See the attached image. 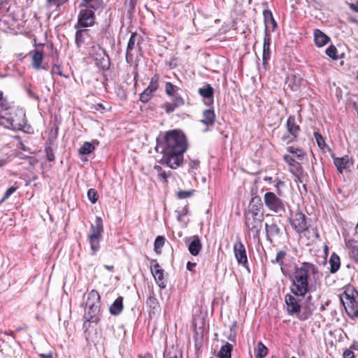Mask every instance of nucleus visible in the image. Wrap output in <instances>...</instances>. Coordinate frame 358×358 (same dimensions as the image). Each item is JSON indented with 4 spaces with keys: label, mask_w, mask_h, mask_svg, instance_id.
Segmentation results:
<instances>
[{
    "label": "nucleus",
    "mask_w": 358,
    "mask_h": 358,
    "mask_svg": "<svg viewBox=\"0 0 358 358\" xmlns=\"http://www.w3.org/2000/svg\"><path fill=\"white\" fill-rule=\"evenodd\" d=\"M317 274V267L308 262H304L297 268L294 274L292 292L294 295L303 296L308 290V278Z\"/></svg>",
    "instance_id": "f257e3e1"
},
{
    "label": "nucleus",
    "mask_w": 358,
    "mask_h": 358,
    "mask_svg": "<svg viewBox=\"0 0 358 358\" xmlns=\"http://www.w3.org/2000/svg\"><path fill=\"white\" fill-rule=\"evenodd\" d=\"M166 152H174L183 154L187 147V141L183 133L173 130L166 133Z\"/></svg>",
    "instance_id": "f03ea898"
},
{
    "label": "nucleus",
    "mask_w": 358,
    "mask_h": 358,
    "mask_svg": "<svg viewBox=\"0 0 358 358\" xmlns=\"http://www.w3.org/2000/svg\"><path fill=\"white\" fill-rule=\"evenodd\" d=\"M341 301L345 310L351 318L358 317V293L351 287H347Z\"/></svg>",
    "instance_id": "7ed1b4c3"
},
{
    "label": "nucleus",
    "mask_w": 358,
    "mask_h": 358,
    "mask_svg": "<svg viewBox=\"0 0 358 358\" xmlns=\"http://www.w3.org/2000/svg\"><path fill=\"white\" fill-rule=\"evenodd\" d=\"M100 296L96 290H92L88 295L86 306L88 308L85 315L86 320L92 323H97L99 320V313Z\"/></svg>",
    "instance_id": "20e7f679"
},
{
    "label": "nucleus",
    "mask_w": 358,
    "mask_h": 358,
    "mask_svg": "<svg viewBox=\"0 0 358 358\" xmlns=\"http://www.w3.org/2000/svg\"><path fill=\"white\" fill-rule=\"evenodd\" d=\"M263 222V213L259 211L249 210L245 214V224L247 229L253 234L255 238L259 237Z\"/></svg>",
    "instance_id": "39448f33"
},
{
    "label": "nucleus",
    "mask_w": 358,
    "mask_h": 358,
    "mask_svg": "<svg viewBox=\"0 0 358 358\" xmlns=\"http://www.w3.org/2000/svg\"><path fill=\"white\" fill-rule=\"evenodd\" d=\"M285 301L288 313L289 314H297V317L300 320H306L312 315V310L309 307L303 313H301L300 301L295 296L287 294Z\"/></svg>",
    "instance_id": "423d86ee"
},
{
    "label": "nucleus",
    "mask_w": 358,
    "mask_h": 358,
    "mask_svg": "<svg viewBox=\"0 0 358 358\" xmlns=\"http://www.w3.org/2000/svg\"><path fill=\"white\" fill-rule=\"evenodd\" d=\"M95 224H92L90 227V233L89 238L90 241L91 249L93 254L98 250L99 248V238L103 231L102 220L100 217L96 218Z\"/></svg>",
    "instance_id": "0eeeda50"
},
{
    "label": "nucleus",
    "mask_w": 358,
    "mask_h": 358,
    "mask_svg": "<svg viewBox=\"0 0 358 358\" xmlns=\"http://www.w3.org/2000/svg\"><path fill=\"white\" fill-rule=\"evenodd\" d=\"M266 206L275 213H281L285 211L283 201L273 192H266L264 196Z\"/></svg>",
    "instance_id": "6e6552de"
},
{
    "label": "nucleus",
    "mask_w": 358,
    "mask_h": 358,
    "mask_svg": "<svg viewBox=\"0 0 358 358\" xmlns=\"http://www.w3.org/2000/svg\"><path fill=\"white\" fill-rule=\"evenodd\" d=\"M92 57L103 70H107L110 67L109 57L106 55L105 51L99 46L93 47L90 52Z\"/></svg>",
    "instance_id": "1a4fd4ad"
},
{
    "label": "nucleus",
    "mask_w": 358,
    "mask_h": 358,
    "mask_svg": "<svg viewBox=\"0 0 358 358\" xmlns=\"http://www.w3.org/2000/svg\"><path fill=\"white\" fill-rule=\"evenodd\" d=\"M266 239L272 243L279 238L281 234V229L278 223L274 220H269L265 223Z\"/></svg>",
    "instance_id": "9d476101"
},
{
    "label": "nucleus",
    "mask_w": 358,
    "mask_h": 358,
    "mask_svg": "<svg viewBox=\"0 0 358 358\" xmlns=\"http://www.w3.org/2000/svg\"><path fill=\"white\" fill-rule=\"evenodd\" d=\"M182 155L176 153L174 152H166L164 150V155L163 156V161L171 169H176L179 166L182 161Z\"/></svg>",
    "instance_id": "9b49d317"
},
{
    "label": "nucleus",
    "mask_w": 358,
    "mask_h": 358,
    "mask_svg": "<svg viewBox=\"0 0 358 358\" xmlns=\"http://www.w3.org/2000/svg\"><path fill=\"white\" fill-rule=\"evenodd\" d=\"M291 225L298 233H301L308 229L305 215L301 213H296L290 219Z\"/></svg>",
    "instance_id": "f8f14e48"
},
{
    "label": "nucleus",
    "mask_w": 358,
    "mask_h": 358,
    "mask_svg": "<svg viewBox=\"0 0 358 358\" xmlns=\"http://www.w3.org/2000/svg\"><path fill=\"white\" fill-rule=\"evenodd\" d=\"M150 270L159 287L164 288L166 283L164 278V270L160 268L157 261L152 260L151 262Z\"/></svg>",
    "instance_id": "ddd939ff"
},
{
    "label": "nucleus",
    "mask_w": 358,
    "mask_h": 358,
    "mask_svg": "<svg viewBox=\"0 0 358 358\" xmlns=\"http://www.w3.org/2000/svg\"><path fill=\"white\" fill-rule=\"evenodd\" d=\"M158 79L157 76L152 78L148 87L140 95L141 101L147 103L151 99L152 93L158 87Z\"/></svg>",
    "instance_id": "4468645a"
},
{
    "label": "nucleus",
    "mask_w": 358,
    "mask_h": 358,
    "mask_svg": "<svg viewBox=\"0 0 358 358\" xmlns=\"http://www.w3.org/2000/svg\"><path fill=\"white\" fill-rule=\"evenodd\" d=\"M234 252L235 257L238 264H245L248 262L246 251L245 246L240 241H237L234 245Z\"/></svg>",
    "instance_id": "2eb2a0df"
},
{
    "label": "nucleus",
    "mask_w": 358,
    "mask_h": 358,
    "mask_svg": "<svg viewBox=\"0 0 358 358\" xmlns=\"http://www.w3.org/2000/svg\"><path fill=\"white\" fill-rule=\"evenodd\" d=\"M10 117V123L12 124L11 129H21L24 124V115L22 111L20 112V116L16 113H10L8 114Z\"/></svg>",
    "instance_id": "dca6fc26"
},
{
    "label": "nucleus",
    "mask_w": 358,
    "mask_h": 358,
    "mask_svg": "<svg viewBox=\"0 0 358 358\" xmlns=\"http://www.w3.org/2000/svg\"><path fill=\"white\" fill-rule=\"evenodd\" d=\"M265 32L266 37L264 38V45H263V64L265 66L267 64V61L270 58V38L268 37L267 31H269V27L267 24H265Z\"/></svg>",
    "instance_id": "f3484780"
},
{
    "label": "nucleus",
    "mask_w": 358,
    "mask_h": 358,
    "mask_svg": "<svg viewBox=\"0 0 358 358\" xmlns=\"http://www.w3.org/2000/svg\"><path fill=\"white\" fill-rule=\"evenodd\" d=\"M202 244L199 238L197 236L193 237L192 241L190 242L188 250L192 255L196 256L201 251Z\"/></svg>",
    "instance_id": "a211bd4d"
},
{
    "label": "nucleus",
    "mask_w": 358,
    "mask_h": 358,
    "mask_svg": "<svg viewBox=\"0 0 358 358\" xmlns=\"http://www.w3.org/2000/svg\"><path fill=\"white\" fill-rule=\"evenodd\" d=\"M136 36V33H132L127 44L126 59L128 62H130L133 59L132 50L135 48Z\"/></svg>",
    "instance_id": "6ab92c4d"
},
{
    "label": "nucleus",
    "mask_w": 358,
    "mask_h": 358,
    "mask_svg": "<svg viewBox=\"0 0 358 358\" xmlns=\"http://www.w3.org/2000/svg\"><path fill=\"white\" fill-rule=\"evenodd\" d=\"M314 36L315 45L318 47L324 46L329 40V38L319 29L315 31Z\"/></svg>",
    "instance_id": "aec40b11"
},
{
    "label": "nucleus",
    "mask_w": 358,
    "mask_h": 358,
    "mask_svg": "<svg viewBox=\"0 0 358 358\" xmlns=\"http://www.w3.org/2000/svg\"><path fill=\"white\" fill-rule=\"evenodd\" d=\"M123 309V298L117 297L110 306V313L113 315H119Z\"/></svg>",
    "instance_id": "412c9836"
},
{
    "label": "nucleus",
    "mask_w": 358,
    "mask_h": 358,
    "mask_svg": "<svg viewBox=\"0 0 358 358\" xmlns=\"http://www.w3.org/2000/svg\"><path fill=\"white\" fill-rule=\"evenodd\" d=\"M334 162L337 170L342 173L343 171L348 167L349 157L348 156H345L341 158L336 157L334 158Z\"/></svg>",
    "instance_id": "4be33fe9"
},
{
    "label": "nucleus",
    "mask_w": 358,
    "mask_h": 358,
    "mask_svg": "<svg viewBox=\"0 0 358 358\" xmlns=\"http://www.w3.org/2000/svg\"><path fill=\"white\" fill-rule=\"evenodd\" d=\"M93 24H77L75 26V28L77 29L76 34V42L78 46L80 45V43L83 41V33L86 31L85 29H83V28H85L88 27V25L92 26Z\"/></svg>",
    "instance_id": "5701e85b"
},
{
    "label": "nucleus",
    "mask_w": 358,
    "mask_h": 358,
    "mask_svg": "<svg viewBox=\"0 0 358 358\" xmlns=\"http://www.w3.org/2000/svg\"><path fill=\"white\" fill-rule=\"evenodd\" d=\"M94 20V13L92 10L90 9H83L81 10L78 16V22H86L88 20Z\"/></svg>",
    "instance_id": "b1692460"
},
{
    "label": "nucleus",
    "mask_w": 358,
    "mask_h": 358,
    "mask_svg": "<svg viewBox=\"0 0 358 358\" xmlns=\"http://www.w3.org/2000/svg\"><path fill=\"white\" fill-rule=\"evenodd\" d=\"M329 264L330 272L331 273H336L339 269L341 266L340 257L335 253H333L330 257Z\"/></svg>",
    "instance_id": "393cba45"
},
{
    "label": "nucleus",
    "mask_w": 358,
    "mask_h": 358,
    "mask_svg": "<svg viewBox=\"0 0 358 358\" xmlns=\"http://www.w3.org/2000/svg\"><path fill=\"white\" fill-rule=\"evenodd\" d=\"M43 55L42 52L36 51L31 57V64L33 68L40 69L41 68V63L43 61Z\"/></svg>",
    "instance_id": "a878e982"
},
{
    "label": "nucleus",
    "mask_w": 358,
    "mask_h": 358,
    "mask_svg": "<svg viewBox=\"0 0 358 358\" xmlns=\"http://www.w3.org/2000/svg\"><path fill=\"white\" fill-rule=\"evenodd\" d=\"M232 348L233 345L229 343H227L222 346L218 352L219 358H231Z\"/></svg>",
    "instance_id": "bb28decb"
},
{
    "label": "nucleus",
    "mask_w": 358,
    "mask_h": 358,
    "mask_svg": "<svg viewBox=\"0 0 358 358\" xmlns=\"http://www.w3.org/2000/svg\"><path fill=\"white\" fill-rule=\"evenodd\" d=\"M287 127L288 131L293 136H295L299 130V127L296 124L295 118L293 116L289 117L287 121Z\"/></svg>",
    "instance_id": "cd10ccee"
},
{
    "label": "nucleus",
    "mask_w": 358,
    "mask_h": 358,
    "mask_svg": "<svg viewBox=\"0 0 358 358\" xmlns=\"http://www.w3.org/2000/svg\"><path fill=\"white\" fill-rule=\"evenodd\" d=\"M215 120L214 112L211 110H206L203 113V118L201 122L205 124H212Z\"/></svg>",
    "instance_id": "c85d7f7f"
},
{
    "label": "nucleus",
    "mask_w": 358,
    "mask_h": 358,
    "mask_svg": "<svg viewBox=\"0 0 358 358\" xmlns=\"http://www.w3.org/2000/svg\"><path fill=\"white\" fill-rule=\"evenodd\" d=\"M255 350L256 358H264L268 354L267 348L262 342L257 343Z\"/></svg>",
    "instance_id": "c756f323"
},
{
    "label": "nucleus",
    "mask_w": 358,
    "mask_h": 358,
    "mask_svg": "<svg viewBox=\"0 0 358 358\" xmlns=\"http://www.w3.org/2000/svg\"><path fill=\"white\" fill-rule=\"evenodd\" d=\"M95 147L90 142H85L79 148L78 153L80 155H88L93 152Z\"/></svg>",
    "instance_id": "7c9ffc66"
},
{
    "label": "nucleus",
    "mask_w": 358,
    "mask_h": 358,
    "mask_svg": "<svg viewBox=\"0 0 358 358\" xmlns=\"http://www.w3.org/2000/svg\"><path fill=\"white\" fill-rule=\"evenodd\" d=\"M199 93L203 98H211L213 94V89L208 84L204 87L199 88Z\"/></svg>",
    "instance_id": "2f4dec72"
},
{
    "label": "nucleus",
    "mask_w": 358,
    "mask_h": 358,
    "mask_svg": "<svg viewBox=\"0 0 358 358\" xmlns=\"http://www.w3.org/2000/svg\"><path fill=\"white\" fill-rule=\"evenodd\" d=\"M284 160L287 162V164L292 167L293 169H296V171H299L301 169V165L299 162L294 160V159L289 155H285L283 157Z\"/></svg>",
    "instance_id": "473e14b6"
},
{
    "label": "nucleus",
    "mask_w": 358,
    "mask_h": 358,
    "mask_svg": "<svg viewBox=\"0 0 358 358\" xmlns=\"http://www.w3.org/2000/svg\"><path fill=\"white\" fill-rule=\"evenodd\" d=\"M164 244V238L162 236H157L155 241V250L156 252L159 253L160 250Z\"/></svg>",
    "instance_id": "72a5a7b5"
},
{
    "label": "nucleus",
    "mask_w": 358,
    "mask_h": 358,
    "mask_svg": "<svg viewBox=\"0 0 358 358\" xmlns=\"http://www.w3.org/2000/svg\"><path fill=\"white\" fill-rule=\"evenodd\" d=\"M0 124L6 128L11 129V126L13 125L10 123V117L7 113L6 115H2L0 117Z\"/></svg>",
    "instance_id": "f704fd0d"
},
{
    "label": "nucleus",
    "mask_w": 358,
    "mask_h": 358,
    "mask_svg": "<svg viewBox=\"0 0 358 358\" xmlns=\"http://www.w3.org/2000/svg\"><path fill=\"white\" fill-rule=\"evenodd\" d=\"M87 196H88L89 200L92 203H95L98 200L97 192L94 189H90L88 190Z\"/></svg>",
    "instance_id": "c9c22d12"
},
{
    "label": "nucleus",
    "mask_w": 358,
    "mask_h": 358,
    "mask_svg": "<svg viewBox=\"0 0 358 358\" xmlns=\"http://www.w3.org/2000/svg\"><path fill=\"white\" fill-rule=\"evenodd\" d=\"M314 136L318 146L322 149L326 147V143L322 135L317 132H315Z\"/></svg>",
    "instance_id": "e433bc0d"
},
{
    "label": "nucleus",
    "mask_w": 358,
    "mask_h": 358,
    "mask_svg": "<svg viewBox=\"0 0 358 358\" xmlns=\"http://www.w3.org/2000/svg\"><path fill=\"white\" fill-rule=\"evenodd\" d=\"M263 15L264 18V22H275L270 10H264Z\"/></svg>",
    "instance_id": "4c0bfd02"
},
{
    "label": "nucleus",
    "mask_w": 358,
    "mask_h": 358,
    "mask_svg": "<svg viewBox=\"0 0 358 358\" xmlns=\"http://www.w3.org/2000/svg\"><path fill=\"white\" fill-rule=\"evenodd\" d=\"M326 53L329 57L336 59L337 50L334 46L331 45L326 50Z\"/></svg>",
    "instance_id": "58836bf2"
},
{
    "label": "nucleus",
    "mask_w": 358,
    "mask_h": 358,
    "mask_svg": "<svg viewBox=\"0 0 358 358\" xmlns=\"http://www.w3.org/2000/svg\"><path fill=\"white\" fill-rule=\"evenodd\" d=\"M176 86L171 83H166L165 86L166 92L168 95L171 96L175 92Z\"/></svg>",
    "instance_id": "ea45409f"
},
{
    "label": "nucleus",
    "mask_w": 358,
    "mask_h": 358,
    "mask_svg": "<svg viewBox=\"0 0 358 358\" xmlns=\"http://www.w3.org/2000/svg\"><path fill=\"white\" fill-rule=\"evenodd\" d=\"M193 191H179L177 193V196L179 199H186L192 196Z\"/></svg>",
    "instance_id": "a19ab883"
},
{
    "label": "nucleus",
    "mask_w": 358,
    "mask_h": 358,
    "mask_svg": "<svg viewBox=\"0 0 358 358\" xmlns=\"http://www.w3.org/2000/svg\"><path fill=\"white\" fill-rule=\"evenodd\" d=\"M45 152L48 159L50 162H52L55 159V155L53 150L50 147H46L45 148Z\"/></svg>",
    "instance_id": "79ce46f5"
},
{
    "label": "nucleus",
    "mask_w": 358,
    "mask_h": 358,
    "mask_svg": "<svg viewBox=\"0 0 358 358\" xmlns=\"http://www.w3.org/2000/svg\"><path fill=\"white\" fill-rule=\"evenodd\" d=\"M285 252L284 251H280L277 253L275 260H272L273 263H280L281 261L285 257Z\"/></svg>",
    "instance_id": "37998d69"
},
{
    "label": "nucleus",
    "mask_w": 358,
    "mask_h": 358,
    "mask_svg": "<svg viewBox=\"0 0 358 358\" xmlns=\"http://www.w3.org/2000/svg\"><path fill=\"white\" fill-rule=\"evenodd\" d=\"M288 151L290 153H292V154L295 155L298 158L302 157L303 153H302L301 150L295 149V148H294L292 147H289L288 148Z\"/></svg>",
    "instance_id": "c03bdc74"
},
{
    "label": "nucleus",
    "mask_w": 358,
    "mask_h": 358,
    "mask_svg": "<svg viewBox=\"0 0 358 358\" xmlns=\"http://www.w3.org/2000/svg\"><path fill=\"white\" fill-rule=\"evenodd\" d=\"M179 102H180V101H178V103H175V104H171V103H166L164 105V107L166 108V110L167 113H171L173 112L176 107L178 106L179 105Z\"/></svg>",
    "instance_id": "a18cd8bd"
},
{
    "label": "nucleus",
    "mask_w": 358,
    "mask_h": 358,
    "mask_svg": "<svg viewBox=\"0 0 358 358\" xmlns=\"http://www.w3.org/2000/svg\"><path fill=\"white\" fill-rule=\"evenodd\" d=\"M16 190V187H10V188H8L5 194H4V196L2 198L1 201H4L5 199H6L8 196H10L13 193H14Z\"/></svg>",
    "instance_id": "49530a36"
},
{
    "label": "nucleus",
    "mask_w": 358,
    "mask_h": 358,
    "mask_svg": "<svg viewBox=\"0 0 358 358\" xmlns=\"http://www.w3.org/2000/svg\"><path fill=\"white\" fill-rule=\"evenodd\" d=\"M350 255L355 261H358V248L353 247L350 250Z\"/></svg>",
    "instance_id": "de8ad7c7"
},
{
    "label": "nucleus",
    "mask_w": 358,
    "mask_h": 358,
    "mask_svg": "<svg viewBox=\"0 0 358 358\" xmlns=\"http://www.w3.org/2000/svg\"><path fill=\"white\" fill-rule=\"evenodd\" d=\"M343 358H354L355 355L352 351L346 350L343 352Z\"/></svg>",
    "instance_id": "09e8293b"
},
{
    "label": "nucleus",
    "mask_w": 358,
    "mask_h": 358,
    "mask_svg": "<svg viewBox=\"0 0 358 358\" xmlns=\"http://www.w3.org/2000/svg\"><path fill=\"white\" fill-rule=\"evenodd\" d=\"M280 186H284V182L279 181L275 185V187L277 189V192L279 196H282V192L280 189Z\"/></svg>",
    "instance_id": "8fccbe9b"
},
{
    "label": "nucleus",
    "mask_w": 358,
    "mask_h": 358,
    "mask_svg": "<svg viewBox=\"0 0 358 358\" xmlns=\"http://www.w3.org/2000/svg\"><path fill=\"white\" fill-rule=\"evenodd\" d=\"M199 166V162L197 161V160H192L190 162H189V166L191 169H198Z\"/></svg>",
    "instance_id": "3c124183"
},
{
    "label": "nucleus",
    "mask_w": 358,
    "mask_h": 358,
    "mask_svg": "<svg viewBox=\"0 0 358 358\" xmlns=\"http://www.w3.org/2000/svg\"><path fill=\"white\" fill-rule=\"evenodd\" d=\"M196 263H192L190 262H187V269L192 271L193 268L196 266Z\"/></svg>",
    "instance_id": "603ef678"
},
{
    "label": "nucleus",
    "mask_w": 358,
    "mask_h": 358,
    "mask_svg": "<svg viewBox=\"0 0 358 358\" xmlns=\"http://www.w3.org/2000/svg\"><path fill=\"white\" fill-rule=\"evenodd\" d=\"M350 7L352 10H355V11H357V12H358V1H355V3H350Z\"/></svg>",
    "instance_id": "864d4df0"
},
{
    "label": "nucleus",
    "mask_w": 358,
    "mask_h": 358,
    "mask_svg": "<svg viewBox=\"0 0 358 358\" xmlns=\"http://www.w3.org/2000/svg\"><path fill=\"white\" fill-rule=\"evenodd\" d=\"M40 357L41 358H53L52 352H50L48 354H40Z\"/></svg>",
    "instance_id": "5fc2aeb1"
},
{
    "label": "nucleus",
    "mask_w": 358,
    "mask_h": 358,
    "mask_svg": "<svg viewBox=\"0 0 358 358\" xmlns=\"http://www.w3.org/2000/svg\"><path fill=\"white\" fill-rule=\"evenodd\" d=\"M147 303H149V304H154L156 303V299L155 298H152V297H150L148 301H147Z\"/></svg>",
    "instance_id": "6e6d98bb"
},
{
    "label": "nucleus",
    "mask_w": 358,
    "mask_h": 358,
    "mask_svg": "<svg viewBox=\"0 0 358 358\" xmlns=\"http://www.w3.org/2000/svg\"><path fill=\"white\" fill-rule=\"evenodd\" d=\"M104 267L108 271H113L114 268L113 266L105 265Z\"/></svg>",
    "instance_id": "4d7b16f0"
},
{
    "label": "nucleus",
    "mask_w": 358,
    "mask_h": 358,
    "mask_svg": "<svg viewBox=\"0 0 358 358\" xmlns=\"http://www.w3.org/2000/svg\"><path fill=\"white\" fill-rule=\"evenodd\" d=\"M229 341H231L232 342H235V339H236L235 335H230V336L229 337Z\"/></svg>",
    "instance_id": "13d9d810"
},
{
    "label": "nucleus",
    "mask_w": 358,
    "mask_h": 358,
    "mask_svg": "<svg viewBox=\"0 0 358 358\" xmlns=\"http://www.w3.org/2000/svg\"><path fill=\"white\" fill-rule=\"evenodd\" d=\"M6 163L4 159H0V167L4 165Z\"/></svg>",
    "instance_id": "bf43d9fd"
},
{
    "label": "nucleus",
    "mask_w": 358,
    "mask_h": 358,
    "mask_svg": "<svg viewBox=\"0 0 358 358\" xmlns=\"http://www.w3.org/2000/svg\"><path fill=\"white\" fill-rule=\"evenodd\" d=\"M271 29L272 31H273L275 28V27L277 26V24H271Z\"/></svg>",
    "instance_id": "052dcab7"
},
{
    "label": "nucleus",
    "mask_w": 358,
    "mask_h": 358,
    "mask_svg": "<svg viewBox=\"0 0 358 358\" xmlns=\"http://www.w3.org/2000/svg\"><path fill=\"white\" fill-rule=\"evenodd\" d=\"M3 99V92L0 91V101Z\"/></svg>",
    "instance_id": "680f3d73"
},
{
    "label": "nucleus",
    "mask_w": 358,
    "mask_h": 358,
    "mask_svg": "<svg viewBox=\"0 0 358 358\" xmlns=\"http://www.w3.org/2000/svg\"><path fill=\"white\" fill-rule=\"evenodd\" d=\"M57 0H48V2L50 3H52V2H55Z\"/></svg>",
    "instance_id": "e2e57ef3"
},
{
    "label": "nucleus",
    "mask_w": 358,
    "mask_h": 358,
    "mask_svg": "<svg viewBox=\"0 0 358 358\" xmlns=\"http://www.w3.org/2000/svg\"><path fill=\"white\" fill-rule=\"evenodd\" d=\"M138 358H146L145 357H143L142 355H139Z\"/></svg>",
    "instance_id": "0e129e2a"
},
{
    "label": "nucleus",
    "mask_w": 358,
    "mask_h": 358,
    "mask_svg": "<svg viewBox=\"0 0 358 358\" xmlns=\"http://www.w3.org/2000/svg\"><path fill=\"white\" fill-rule=\"evenodd\" d=\"M292 358H296V357H292Z\"/></svg>",
    "instance_id": "69168bd1"
}]
</instances>
